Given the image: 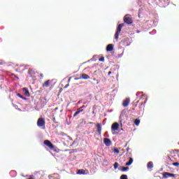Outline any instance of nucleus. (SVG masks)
<instances>
[{
	"label": "nucleus",
	"mask_w": 179,
	"mask_h": 179,
	"mask_svg": "<svg viewBox=\"0 0 179 179\" xmlns=\"http://www.w3.org/2000/svg\"><path fill=\"white\" fill-rule=\"evenodd\" d=\"M130 16L131 15L127 14L124 17V22L127 23V24H132L134 23V20H132V17Z\"/></svg>",
	"instance_id": "1"
},
{
	"label": "nucleus",
	"mask_w": 179,
	"mask_h": 179,
	"mask_svg": "<svg viewBox=\"0 0 179 179\" xmlns=\"http://www.w3.org/2000/svg\"><path fill=\"white\" fill-rule=\"evenodd\" d=\"M124 26V24H120L117 27L116 33L115 34V40H118V37H120V33H121V30L122 29V27Z\"/></svg>",
	"instance_id": "2"
},
{
	"label": "nucleus",
	"mask_w": 179,
	"mask_h": 179,
	"mask_svg": "<svg viewBox=\"0 0 179 179\" xmlns=\"http://www.w3.org/2000/svg\"><path fill=\"white\" fill-rule=\"evenodd\" d=\"M37 126L41 128V127H45V120L43 117H40L37 121Z\"/></svg>",
	"instance_id": "3"
},
{
	"label": "nucleus",
	"mask_w": 179,
	"mask_h": 179,
	"mask_svg": "<svg viewBox=\"0 0 179 179\" xmlns=\"http://www.w3.org/2000/svg\"><path fill=\"white\" fill-rule=\"evenodd\" d=\"M118 129H120V124H118V122H114L111 126L112 132L118 131Z\"/></svg>",
	"instance_id": "4"
},
{
	"label": "nucleus",
	"mask_w": 179,
	"mask_h": 179,
	"mask_svg": "<svg viewBox=\"0 0 179 179\" xmlns=\"http://www.w3.org/2000/svg\"><path fill=\"white\" fill-rule=\"evenodd\" d=\"M44 145L48 146V148H49V149H51V150H52V149H54V144H52V143H51V141H50V140H45Z\"/></svg>",
	"instance_id": "5"
},
{
	"label": "nucleus",
	"mask_w": 179,
	"mask_h": 179,
	"mask_svg": "<svg viewBox=\"0 0 179 179\" xmlns=\"http://www.w3.org/2000/svg\"><path fill=\"white\" fill-rule=\"evenodd\" d=\"M29 75L31 76V78L33 79V80H36V71H34L33 69H29L28 71Z\"/></svg>",
	"instance_id": "6"
},
{
	"label": "nucleus",
	"mask_w": 179,
	"mask_h": 179,
	"mask_svg": "<svg viewBox=\"0 0 179 179\" xmlns=\"http://www.w3.org/2000/svg\"><path fill=\"white\" fill-rule=\"evenodd\" d=\"M169 177H176V174L169 172H164L163 173V178H169Z\"/></svg>",
	"instance_id": "7"
},
{
	"label": "nucleus",
	"mask_w": 179,
	"mask_h": 179,
	"mask_svg": "<svg viewBox=\"0 0 179 179\" xmlns=\"http://www.w3.org/2000/svg\"><path fill=\"white\" fill-rule=\"evenodd\" d=\"M86 106H83L77 110V111L74 113L73 117H76L78 115V114H80V113L83 112V108H85Z\"/></svg>",
	"instance_id": "8"
},
{
	"label": "nucleus",
	"mask_w": 179,
	"mask_h": 179,
	"mask_svg": "<svg viewBox=\"0 0 179 179\" xmlns=\"http://www.w3.org/2000/svg\"><path fill=\"white\" fill-rule=\"evenodd\" d=\"M129 103H131V100L129 99V98H127L126 99H124L122 102V106L123 107H128V106H129Z\"/></svg>",
	"instance_id": "9"
},
{
	"label": "nucleus",
	"mask_w": 179,
	"mask_h": 179,
	"mask_svg": "<svg viewBox=\"0 0 179 179\" xmlns=\"http://www.w3.org/2000/svg\"><path fill=\"white\" fill-rule=\"evenodd\" d=\"M103 143L106 146H111V140H110V138H103Z\"/></svg>",
	"instance_id": "10"
},
{
	"label": "nucleus",
	"mask_w": 179,
	"mask_h": 179,
	"mask_svg": "<svg viewBox=\"0 0 179 179\" xmlns=\"http://www.w3.org/2000/svg\"><path fill=\"white\" fill-rule=\"evenodd\" d=\"M52 80H46L43 85V87H50V85H51Z\"/></svg>",
	"instance_id": "11"
},
{
	"label": "nucleus",
	"mask_w": 179,
	"mask_h": 179,
	"mask_svg": "<svg viewBox=\"0 0 179 179\" xmlns=\"http://www.w3.org/2000/svg\"><path fill=\"white\" fill-rule=\"evenodd\" d=\"M22 92L25 96L27 97L30 96V92H29V90L26 87L22 88Z\"/></svg>",
	"instance_id": "12"
},
{
	"label": "nucleus",
	"mask_w": 179,
	"mask_h": 179,
	"mask_svg": "<svg viewBox=\"0 0 179 179\" xmlns=\"http://www.w3.org/2000/svg\"><path fill=\"white\" fill-rule=\"evenodd\" d=\"M96 128L99 135H101V124L100 123H97Z\"/></svg>",
	"instance_id": "13"
},
{
	"label": "nucleus",
	"mask_w": 179,
	"mask_h": 179,
	"mask_svg": "<svg viewBox=\"0 0 179 179\" xmlns=\"http://www.w3.org/2000/svg\"><path fill=\"white\" fill-rule=\"evenodd\" d=\"M113 50H114V46L113 45V44H109L107 45L106 51H113Z\"/></svg>",
	"instance_id": "14"
},
{
	"label": "nucleus",
	"mask_w": 179,
	"mask_h": 179,
	"mask_svg": "<svg viewBox=\"0 0 179 179\" xmlns=\"http://www.w3.org/2000/svg\"><path fill=\"white\" fill-rule=\"evenodd\" d=\"M80 78L87 80V79H90V76L87 74L83 73L81 75Z\"/></svg>",
	"instance_id": "15"
},
{
	"label": "nucleus",
	"mask_w": 179,
	"mask_h": 179,
	"mask_svg": "<svg viewBox=\"0 0 179 179\" xmlns=\"http://www.w3.org/2000/svg\"><path fill=\"white\" fill-rule=\"evenodd\" d=\"M148 169H153V162H149L147 164Z\"/></svg>",
	"instance_id": "16"
},
{
	"label": "nucleus",
	"mask_w": 179,
	"mask_h": 179,
	"mask_svg": "<svg viewBox=\"0 0 179 179\" xmlns=\"http://www.w3.org/2000/svg\"><path fill=\"white\" fill-rule=\"evenodd\" d=\"M132 163H134V159L129 158V162L126 163L125 166H131Z\"/></svg>",
	"instance_id": "17"
},
{
	"label": "nucleus",
	"mask_w": 179,
	"mask_h": 179,
	"mask_svg": "<svg viewBox=\"0 0 179 179\" xmlns=\"http://www.w3.org/2000/svg\"><path fill=\"white\" fill-rule=\"evenodd\" d=\"M77 174H86V171L85 169H79Z\"/></svg>",
	"instance_id": "18"
},
{
	"label": "nucleus",
	"mask_w": 179,
	"mask_h": 179,
	"mask_svg": "<svg viewBox=\"0 0 179 179\" xmlns=\"http://www.w3.org/2000/svg\"><path fill=\"white\" fill-rule=\"evenodd\" d=\"M129 170V167L128 166H122L121 169V171H128Z\"/></svg>",
	"instance_id": "19"
},
{
	"label": "nucleus",
	"mask_w": 179,
	"mask_h": 179,
	"mask_svg": "<svg viewBox=\"0 0 179 179\" xmlns=\"http://www.w3.org/2000/svg\"><path fill=\"white\" fill-rule=\"evenodd\" d=\"M134 124H135V125H139V124H141V120H139V119H136L135 120H134Z\"/></svg>",
	"instance_id": "20"
},
{
	"label": "nucleus",
	"mask_w": 179,
	"mask_h": 179,
	"mask_svg": "<svg viewBox=\"0 0 179 179\" xmlns=\"http://www.w3.org/2000/svg\"><path fill=\"white\" fill-rule=\"evenodd\" d=\"M17 96H18V97H20V99H22V100H27V99L24 97V96H23L22 94H17Z\"/></svg>",
	"instance_id": "21"
},
{
	"label": "nucleus",
	"mask_w": 179,
	"mask_h": 179,
	"mask_svg": "<svg viewBox=\"0 0 179 179\" xmlns=\"http://www.w3.org/2000/svg\"><path fill=\"white\" fill-rule=\"evenodd\" d=\"M118 166H119L118 162H115L113 165L115 170H117V169H118Z\"/></svg>",
	"instance_id": "22"
},
{
	"label": "nucleus",
	"mask_w": 179,
	"mask_h": 179,
	"mask_svg": "<svg viewBox=\"0 0 179 179\" xmlns=\"http://www.w3.org/2000/svg\"><path fill=\"white\" fill-rule=\"evenodd\" d=\"M120 179H128V176L127 175H122Z\"/></svg>",
	"instance_id": "23"
},
{
	"label": "nucleus",
	"mask_w": 179,
	"mask_h": 179,
	"mask_svg": "<svg viewBox=\"0 0 179 179\" xmlns=\"http://www.w3.org/2000/svg\"><path fill=\"white\" fill-rule=\"evenodd\" d=\"M113 152L114 153H117V154L120 153V150L117 148H114Z\"/></svg>",
	"instance_id": "24"
},
{
	"label": "nucleus",
	"mask_w": 179,
	"mask_h": 179,
	"mask_svg": "<svg viewBox=\"0 0 179 179\" xmlns=\"http://www.w3.org/2000/svg\"><path fill=\"white\" fill-rule=\"evenodd\" d=\"M173 166H175L176 167H179V163L178 162H173Z\"/></svg>",
	"instance_id": "25"
},
{
	"label": "nucleus",
	"mask_w": 179,
	"mask_h": 179,
	"mask_svg": "<svg viewBox=\"0 0 179 179\" xmlns=\"http://www.w3.org/2000/svg\"><path fill=\"white\" fill-rule=\"evenodd\" d=\"M99 61H100V62H104V57L99 58Z\"/></svg>",
	"instance_id": "26"
},
{
	"label": "nucleus",
	"mask_w": 179,
	"mask_h": 179,
	"mask_svg": "<svg viewBox=\"0 0 179 179\" xmlns=\"http://www.w3.org/2000/svg\"><path fill=\"white\" fill-rule=\"evenodd\" d=\"M97 73L99 74L100 72H99L98 71H95L93 73V75H94L95 76H97Z\"/></svg>",
	"instance_id": "27"
},
{
	"label": "nucleus",
	"mask_w": 179,
	"mask_h": 179,
	"mask_svg": "<svg viewBox=\"0 0 179 179\" xmlns=\"http://www.w3.org/2000/svg\"><path fill=\"white\" fill-rule=\"evenodd\" d=\"M93 80H94L95 82H96V85H99V80L97 79H96V78H93Z\"/></svg>",
	"instance_id": "28"
},
{
	"label": "nucleus",
	"mask_w": 179,
	"mask_h": 179,
	"mask_svg": "<svg viewBox=\"0 0 179 179\" xmlns=\"http://www.w3.org/2000/svg\"><path fill=\"white\" fill-rule=\"evenodd\" d=\"M40 77L41 78V79H43V78H44V75L43 73H41Z\"/></svg>",
	"instance_id": "29"
},
{
	"label": "nucleus",
	"mask_w": 179,
	"mask_h": 179,
	"mask_svg": "<svg viewBox=\"0 0 179 179\" xmlns=\"http://www.w3.org/2000/svg\"><path fill=\"white\" fill-rule=\"evenodd\" d=\"M69 87V84H67L64 86V89H66V87Z\"/></svg>",
	"instance_id": "30"
},
{
	"label": "nucleus",
	"mask_w": 179,
	"mask_h": 179,
	"mask_svg": "<svg viewBox=\"0 0 179 179\" xmlns=\"http://www.w3.org/2000/svg\"><path fill=\"white\" fill-rule=\"evenodd\" d=\"M111 73H113V72H112V71H109V72L108 73V76H110V75H111Z\"/></svg>",
	"instance_id": "31"
},
{
	"label": "nucleus",
	"mask_w": 179,
	"mask_h": 179,
	"mask_svg": "<svg viewBox=\"0 0 179 179\" xmlns=\"http://www.w3.org/2000/svg\"><path fill=\"white\" fill-rule=\"evenodd\" d=\"M165 2L169 3L170 0H164Z\"/></svg>",
	"instance_id": "32"
},
{
	"label": "nucleus",
	"mask_w": 179,
	"mask_h": 179,
	"mask_svg": "<svg viewBox=\"0 0 179 179\" xmlns=\"http://www.w3.org/2000/svg\"><path fill=\"white\" fill-rule=\"evenodd\" d=\"M127 152H129V148H127Z\"/></svg>",
	"instance_id": "33"
},
{
	"label": "nucleus",
	"mask_w": 179,
	"mask_h": 179,
	"mask_svg": "<svg viewBox=\"0 0 179 179\" xmlns=\"http://www.w3.org/2000/svg\"><path fill=\"white\" fill-rule=\"evenodd\" d=\"M55 110H58V108H56Z\"/></svg>",
	"instance_id": "34"
},
{
	"label": "nucleus",
	"mask_w": 179,
	"mask_h": 179,
	"mask_svg": "<svg viewBox=\"0 0 179 179\" xmlns=\"http://www.w3.org/2000/svg\"><path fill=\"white\" fill-rule=\"evenodd\" d=\"M113 134L114 135V132H113Z\"/></svg>",
	"instance_id": "35"
}]
</instances>
